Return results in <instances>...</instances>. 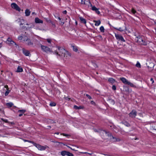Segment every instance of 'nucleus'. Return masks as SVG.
<instances>
[{
    "mask_svg": "<svg viewBox=\"0 0 156 156\" xmlns=\"http://www.w3.org/2000/svg\"><path fill=\"white\" fill-rule=\"evenodd\" d=\"M94 68H95L98 67L97 65L96 64H94Z\"/></svg>",
    "mask_w": 156,
    "mask_h": 156,
    "instance_id": "nucleus-52",
    "label": "nucleus"
},
{
    "mask_svg": "<svg viewBox=\"0 0 156 156\" xmlns=\"http://www.w3.org/2000/svg\"><path fill=\"white\" fill-rule=\"evenodd\" d=\"M30 11L28 9H27L25 11V13L26 16H28L30 15Z\"/></svg>",
    "mask_w": 156,
    "mask_h": 156,
    "instance_id": "nucleus-17",
    "label": "nucleus"
},
{
    "mask_svg": "<svg viewBox=\"0 0 156 156\" xmlns=\"http://www.w3.org/2000/svg\"><path fill=\"white\" fill-rule=\"evenodd\" d=\"M4 87L7 90H9V88H8V85H5Z\"/></svg>",
    "mask_w": 156,
    "mask_h": 156,
    "instance_id": "nucleus-45",
    "label": "nucleus"
},
{
    "mask_svg": "<svg viewBox=\"0 0 156 156\" xmlns=\"http://www.w3.org/2000/svg\"><path fill=\"white\" fill-rule=\"evenodd\" d=\"M115 37L117 40L119 41H121L122 42L125 41L121 35L118 34H115Z\"/></svg>",
    "mask_w": 156,
    "mask_h": 156,
    "instance_id": "nucleus-8",
    "label": "nucleus"
},
{
    "mask_svg": "<svg viewBox=\"0 0 156 156\" xmlns=\"http://www.w3.org/2000/svg\"><path fill=\"white\" fill-rule=\"evenodd\" d=\"M112 88L113 90H115L116 89V87L114 85H113V86L112 87Z\"/></svg>",
    "mask_w": 156,
    "mask_h": 156,
    "instance_id": "nucleus-41",
    "label": "nucleus"
},
{
    "mask_svg": "<svg viewBox=\"0 0 156 156\" xmlns=\"http://www.w3.org/2000/svg\"><path fill=\"white\" fill-rule=\"evenodd\" d=\"M129 115L131 117L134 118L136 115V112L135 110H133Z\"/></svg>",
    "mask_w": 156,
    "mask_h": 156,
    "instance_id": "nucleus-10",
    "label": "nucleus"
},
{
    "mask_svg": "<svg viewBox=\"0 0 156 156\" xmlns=\"http://www.w3.org/2000/svg\"><path fill=\"white\" fill-rule=\"evenodd\" d=\"M85 0H81V3L82 4H84V2H85Z\"/></svg>",
    "mask_w": 156,
    "mask_h": 156,
    "instance_id": "nucleus-50",
    "label": "nucleus"
},
{
    "mask_svg": "<svg viewBox=\"0 0 156 156\" xmlns=\"http://www.w3.org/2000/svg\"><path fill=\"white\" fill-rule=\"evenodd\" d=\"M50 105L51 106H54L56 105V104L54 102H51L50 104Z\"/></svg>",
    "mask_w": 156,
    "mask_h": 156,
    "instance_id": "nucleus-29",
    "label": "nucleus"
},
{
    "mask_svg": "<svg viewBox=\"0 0 156 156\" xmlns=\"http://www.w3.org/2000/svg\"><path fill=\"white\" fill-rule=\"evenodd\" d=\"M94 131L96 132H98V131L96 129H94Z\"/></svg>",
    "mask_w": 156,
    "mask_h": 156,
    "instance_id": "nucleus-63",
    "label": "nucleus"
},
{
    "mask_svg": "<svg viewBox=\"0 0 156 156\" xmlns=\"http://www.w3.org/2000/svg\"><path fill=\"white\" fill-rule=\"evenodd\" d=\"M84 4L89 6V5H90L91 4L89 0H86L84 2Z\"/></svg>",
    "mask_w": 156,
    "mask_h": 156,
    "instance_id": "nucleus-18",
    "label": "nucleus"
},
{
    "mask_svg": "<svg viewBox=\"0 0 156 156\" xmlns=\"http://www.w3.org/2000/svg\"><path fill=\"white\" fill-rule=\"evenodd\" d=\"M48 128H48V129H49V128H51V126H48Z\"/></svg>",
    "mask_w": 156,
    "mask_h": 156,
    "instance_id": "nucleus-60",
    "label": "nucleus"
},
{
    "mask_svg": "<svg viewBox=\"0 0 156 156\" xmlns=\"http://www.w3.org/2000/svg\"><path fill=\"white\" fill-rule=\"evenodd\" d=\"M66 146L67 147H68V148H70V149H71V150L72 149V148L71 147H70L69 146H67L66 145Z\"/></svg>",
    "mask_w": 156,
    "mask_h": 156,
    "instance_id": "nucleus-57",
    "label": "nucleus"
},
{
    "mask_svg": "<svg viewBox=\"0 0 156 156\" xmlns=\"http://www.w3.org/2000/svg\"><path fill=\"white\" fill-rule=\"evenodd\" d=\"M9 123H10L12 125H13L14 124V123L13 122H9Z\"/></svg>",
    "mask_w": 156,
    "mask_h": 156,
    "instance_id": "nucleus-53",
    "label": "nucleus"
},
{
    "mask_svg": "<svg viewBox=\"0 0 156 156\" xmlns=\"http://www.w3.org/2000/svg\"><path fill=\"white\" fill-rule=\"evenodd\" d=\"M58 19L59 20H61V19L60 18V17H58Z\"/></svg>",
    "mask_w": 156,
    "mask_h": 156,
    "instance_id": "nucleus-62",
    "label": "nucleus"
},
{
    "mask_svg": "<svg viewBox=\"0 0 156 156\" xmlns=\"http://www.w3.org/2000/svg\"><path fill=\"white\" fill-rule=\"evenodd\" d=\"M23 71V69L20 66H18L16 70L17 72H21Z\"/></svg>",
    "mask_w": 156,
    "mask_h": 156,
    "instance_id": "nucleus-20",
    "label": "nucleus"
},
{
    "mask_svg": "<svg viewBox=\"0 0 156 156\" xmlns=\"http://www.w3.org/2000/svg\"><path fill=\"white\" fill-rule=\"evenodd\" d=\"M108 103L111 105H113L115 104V101L112 99H109L108 100Z\"/></svg>",
    "mask_w": 156,
    "mask_h": 156,
    "instance_id": "nucleus-15",
    "label": "nucleus"
},
{
    "mask_svg": "<svg viewBox=\"0 0 156 156\" xmlns=\"http://www.w3.org/2000/svg\"><path fill=\"white\" fill-rule=\"evenodd\" d=\"M144 38L143 37H137V42L140 44L145 45H147V43L144 40Z\"/></svg>",
    "mask_w": 156,
    "mask_h": 156,
    "instance_id": "nucleus-3",
    "label": "nucleus"
},
{
    "mask_svg": "<svg viewBox=\"0 0 156 156\" xmlns=\"http://www.w3.org/2000/svg\"><path fill=\"white\" fill-rule=\"evenodd\" d=\"M47 21L48 22H49L50 23V21L49 20H47Z\"/></svg>",
    "mask_w": 156,
    "mask_h": 156,
    "instance_id": "nucleus-61",
    "label": "nucleus"
},
{
    "mask_svg": "<svg viewBox=\"0 0 156 156\" xmlns=\"http://www.w3.org/2000/svg\"><path fill=\"white\" fill-rule=\"evenodd\" d=\"M90 103L92 105H95V103L93 101H91Z\"/></svg>",
    "mask_w": 156,
    "mask_h": 156,
    "instance_id": "nucleus-46",
    "label": "nucleus"
},
{
    "mask_svg": "<svg viewBox=\"0 0 156 156\" xmlns=\"http://www.w3.org/2000/svg\"><path fill=\"white\" fill-rule=\"evenodd\" d=\"M74 108L76 109H78V107L76 106V105H74Z\"/></svg>",
    "mask_w": 156,
    "mask_h": 156,
    "instance_id": "nucleus-44",
    "label": "nucleus"
},
{
    "mask_svg": "<svg viewBox=\"0 0 156 156\" xmlns=\"http://www.w3.org/2000/svg\"><path fill=\"white\" fill-rule=\"evenodd\" d=\"M150 80H151V81H152V83H154V80H153V78H151V79H150Z\"/></svg>",
    "mask_w": 156,
    "mask_h": 156,
    "instance_id": "nucleus-48",
    "label": "nucleus"
},
{
    "mask_svg": "<svg viewBox=\"0 0 156 156\" xmlns=\"http://www.w3.org/2000/svg\"><path fill=\"white\" fill-rule=\"evenodd\" d=\"M136 66L137 67L140 68L141 65L139 62H137L136 65Z\"/></svg>",
    "mask_w": 156,
    "mask_h": 156,
    "instance_id": "nucleus-30",
    "label": "nucleus"
},
{
    "mask_svg": "<svg viewBox=\"0 0 156 156\" xmlns=\"http://www.w3.org/2000/svg\"><path fill=\"white\" fill-rule=\"evenodd\" d=\"M55 134H59V133L58 132H57V133H55Z\"/></svg>",
    "mask_w": 156,
    "mask_h": 156,
    "instance_id": "nucleus-64",
    "label": "nucleus"
},
{
    "mask_svg": "<svg viewBox=\"0 0 156 156\" xmlns=\"http://www.w3.org/2000/svg\"><path fill=\"white\" fill-rule=\"evenodd\" d=\"M105 132L106 133V135H107L108 136H110L111 137H112V139L114 140H113L114 142L119 141L120 140V139L119 138H116L113 137V136H112L110 133H107L106 131Z\"/></svg>",
    "mask_w": 156,
    "mask_h": 156,
    "instance_id": "nucleus-9",
    "label": "nucleus"
},
{
    "mask_svg": "<svg viewBox=\"0 0 156 156\" xmlns=\"http://www.w3.org/2000/svg\"><path fill=\"white\" fill-rule=\"evenodd\" d=\"M7 41L9 43L10 42L11 44H13V43H15V44H16V43H15L10 38H8L7 39Z\"/></svg>",
    "mask_w": 156,
    "mask_h": 156,
    "instance_id": "nucleus-22",
    "label": "nucleus"
},
{
    "mask_svg": "<svg viewBox=\"0 0 156 156\" xmlns=\"http://www.w3.org/2000/svg\"><path fill=\"white\" fill-rule=\"evenodd\" d=\"M86 96L90 99L92 98L88 94H86Z\"/></svg>",
    "mask_w": 156,
    "mask_h": 156,
    "instance_id": "nucleus-37",
    "label": "nucleus"
},
{
    "mask_svg": "<svg viewBox=\"0 0 156 156\" xmlns=\"http://www.w3.org/2000/svg\"><path fill=\"white\" fill-rule=\"evenodd\" d=\"M29 39L27 37L25 36L23 38V41H24L26 42L27 41V40H29Z\"/></svg>",
    "mask_w": 156,
    "mask_h": 156,
    "instance_id": "nucleus-31",
    "label": "nucleus"
},
{
    "mask_svg": "<svg viewBox=\"0 0 156 156\" xmlns=\"http://www.w3.org/2000/svg\"><path fill=\"white\" fill-rule=\"evenodd\" d=\"M65 98L66 100H68V101L70 99V98H68L67 97H66V98Z\"/></svg>",
    "mask_w": 156,
    "mask_h": 156,
    "instance_id": "nucleus-49",
    "label": "nucleus"
},
{
    "mask_svg": "<svg viewBox=\"0 0 156 156\" xmlns=\"http://www.w3.org/2000/svg\"><path fill=\"white\" fill-rule=\"evenodd\" d=\"M23 38V37L22 36H20L18 37V39L19 40H21Z\"/></svg>",
    "mask_w": 156,
    "mask_h": 156,
    "instance_id": "nucleus-43",
    "label": "nucleus"
},
{
    "mask_svg": "<svg viewBox=\"0 0 156 156\" xmlns=\"http://www.w3.org/2000/svg\"><path fill=\"white\" fill-rule=\"evenodd\" d=\"M10 92V90H7V91H6L5 94V96H7L8 95L9 93Z\"/></svg>",
    "mask_w": 156,
    "mask_h": 156,
    "instance_id": "nucleus-33",
    "label": "nucleus"
},
{
    "mask_svg": "<svg viewBox=\"0 0 156 156\" xmlns=\"http://www.w3.org/2000/svg\"><path fill=\"white\" fill-rule=\"evenodd\" d=\"M3 121L6 123H9V122L8 121L7 119H2Z\"/></svg>",
    "mask_w": 156,
    "mask_h": 156,
    "instance_id": "nucleus-42",
    "label": "nucleus"
},
{
    "mask_svg": "<svg viewBox=\"0 0 156 156\" xmlns=\"http://www.w3.org/2000/svg\"><path fill=\"white\" fill-rule=\"evenodd\" d=\"M24 140V141H28V142H30V143H34L33 141H28V140Z\"/></svg>",
    "mask_w": 156,
    "mask_h": 156,
    "instance_id": "nucleus-54",
    "label": "nucleus"
},
{
    "mask_svg": "<svg viewBox=\"0 0 156 156\" xmlns=\"http://www.w3.org/2000/svg\"><path fill=\"white\" fill-rule=\"evenodd\" d=\"M120 80L122 81V82L126 84H128L130 85L131 87H134V85L132 83H131L130 82L128 81L125 78L122 77L120 78Z\"/></svg>",
    "mask_w": 156,
    "mask_h": 156,
    "instance_id": "nucleus-4",
    "label": "nucleus"
},
{
    "mask_svg": "<svg viewBox=\"0 0 156 156\" xmlns=\"http://www.w3.org/2000/svg\"><path fill=\"white\" fill-rule=\"evenodd\" d=\"M152 127L154 130H156V123Z\"/></svg>",
    "mask_w": 156,
    "mask_h": 156,
    "instance_id": "nucleus-38",
    "label": "nucleus"
},
{
    "mask_svg": "<svg viewBox=\"0 0 156 156\" xmlns=\"http://www.w3.org/2000/svg\"><path fill=\"white\" fill-rule=\"evenodd\" d=\"M108 81L112 84L114 83L115 82V80L112 78H110L108 79Z\"/></svg>",
    "mask_w": 156,
    "mask_h": 156,
    "instance_id": "nucleus-16",
    "label": "nucleus"
},
{
    "mask_svg": "<svg viewBox=\"0 0 156 156\" xmlns=\"http://www.w3.org/2000/svg\"><path fill=\"white\" fill-rule=\"evenodd\" d=\"M63 13L64 14H66L67 13V11L66 10H65L63 12Z\"/></svg>",
    "mask_w": 156,
    "mask_h": 156,
    "instance_id": "nucleus-51",
    "label": "nucleus"
},
{
    "mask_svg": "<svg viewBox=\"0 0 156 156\" xmlns=\"http://www.w3.org/2000/svg\"><path fill=\"white\" fill-rule=\"evenodd\" d=\"M147 66L148 68L151 69V71L153 69V68L154 66V64L152 62H151V61L148 62L147 63Z\"/></svg>",
    "mask_w": 156,
    "mask_h": 156,
    "instance_id": "nucleus-7",
    "label": "nucleus"
},
{
    "mask_svg": "<svg viewBox=\"0 0 156 156\" xmlns=\"http://www.w3.org/2000/svg\"><path fill=\"white\" fill-rule=\"evenodd\" d=\"M64 24V22H61V24L62 25H63Z\"/></svg>",
    "mask_w": 156,
    "mask_h": 156,
    "instance_id": "nucleus-56",
    "label": "nucleus"
},
{
    "mask_svg": "<svg viewBox=\"0 0 156 156\" xmlns=\"http://www.w3.org/2000/svg\"><path fill=\"white\" fill-rule=\"evenodd\" d=\"M61 154L62 156H65V155L68 156H73V154L72 153L66 151H62L61 153Z\"/></svg>",
    "mask_w": 156,
    "mask_h": 156,
    "instance_id": "nucleus-6",
    "label": "nucleus"
},
{
    "mask_svg": "<svg viewBox=\"0 0 156 156\" xmlns=\"http://www.w3.org/2000/svg\"><path fill=\"white\" fill-rule=\"evenodd\" d=\"M47 41L49 43H51V40L49 39H47Z\"/></svg>",
    "mask_w": 156,
    "mask_h": 156,
    "instance_id": "nucleus-40",
    "label": "nucleus"
},
{
    "mask_svg": "<svg viewBox=\"0 0 156 156\" xmlns=\"http://www.w3.org/2000/svg\"><path fill=\"white\" fill-rule=\"evenodd\" d=\"M95 11L98 14H99L100 13V12L98 11V9Z\"/></svg>",
    "mask_w": 156,
    "mask_h": 156,
    "instance_id": "nucleus-39",
    "label": "nucleus"
},
{
    "mask_svg": "<svg viewBox=\"0 0 156 156\" xmlns=\"http://www.w3.org/2000/svg\"><path fill=\"white\" fill-rule=\"evenodd\" d=\"M11 7L15 9L16 10L20 12L21 10V9L20 7L15 3H13L11 4Z\"/></svg>",
    "mask_w": 156,
    "mask_h": 156,
    "instance_id": "nucleus-5",
    "label": "nucleus"
},
{
    "mask_svg": "<svg viewBox=\"0 0 156 156\" xmlns=\"http://www.w3.org/2000/svg\"><path fill=\"white\" fill-rule=\"evenodd\" d=\"M94 22L95 23V25L96 26H99L101 23V21L100 20L98 21L94 20Z\"/></svg>",
    "mask_w": 156,
    "mask_h": 156,
    "instance_id": "nucleus-21",
    "label": "nucleus"
},
{
    "mask_svg": "<svg viewBox=\"0 0 156 156\" xmlns=\"http://www.w3.org/2000/svg\"><path fill=\"white\" fill-rule=\"evenodd\" d=\"M41 49L44 52L46 53L48 52H52L53 51L51 49L49 48L48 47L44 46L40 44Z\"/></svg>",
    "mask_w": 156,
    "mask_h": 156,
    "instance_id": "nucleus-2",
    "label": "nucleus"
},
{
    "mask_svg": "<svg viewBox=\"0 0 156 156\" xmlns=\"http://www.w3.org/2000/svg\"><path fill=\"white\" fill-rule=\"evenodd\" d=\"M49 21H50V23H51L52 25H53L55 26V24L53 23V22H52L51 20H49Z\"/></svg>",
    "mask_w": 156,
    "mask_h": 156,
    "instance_id": "nucleus-47",
    "label": "nucleus"
},
{
    "mask_svg": "<svg viewBox=\"0 0 156 156\" xmlns=\"http://www.w3.org/2000/svg\"><path fill=\"white\" fill-rule=\"evenodd\" d=\"M61 135H63L64 136L67 137L69 136V135L65 133H61Z\"/></svg>",
    "mask_w": 156,
    "mask_h": 156,
    "instance_id": "nucleus-36",
    "label": "nucleus"
},
{
    "mask_svg": "<svg viewBox=\"0 0 156 156\" xmlns=\"http://www.w3.org/2000/svg\"><path fill=\"white\" fill-rule=\"evenodd\" d=\"M72 47L73 48V50L74 51L76 52L78 51V49L76 47L74 46H73Z\"/></svg>",
    "mask_w": 156,
    "mask_h": 156,
    "instance_id": "nucleus-24",
    "label": "nucleus"
},
{
    "mask_svg": "<svg viewBox=\"0 0 156 156\" xmlns=\"http://www.w3.org/2000/svg\"><path fill=\"white\" fill-rule=\"evenodd\" d=\"M80 20H81V22L82 23H84V24H86V20L85 19L83 18L82 17H80Z\"/></svg>",
    "mask_w": 156,
    "mask_h": 156,
    "instance_id": "nucleus-23",
    "label": "nucleus"
},
{
    "mask_svg": "<svg viewBox=\"0 0 156 156\" xmlns=\"http://www.w3.org/2000/svg\"><path fill=\"white\" fill-rule=\"evenodd\" d=\"M25 112L24 110H20L18 111V112H21V113L19 115L20 117L21 116L23 115V114Z\"/></svg>",
    "mask_w": 156,
    "mask_h": 156,
    "instance_id": "nucleus-19",
    "label": "nucleus"
},
{
    "mask_svg": "<svg viewBox=\"0 0 156 156\" xmlns=\"http://www.w3.org/2000/svg\"><path fill=\"white\" fill-rule=\"evenodd\" d=\"M6 105L7 106L10 107L12 106L13 104L12 103H8L6 104Z\"/></svg>",
    "mask_w": 156,
    "mask_h": 156,
    "instance_id": "nucleus-26",
    "label": "nucleus"
},
{
    "mask_svg": "<svg viewBox=\"0 0 156 156\" xmlns=\"http://www.w3.org/2000/svg\"><path fill=\"white\" fill-rule=\"evenodd\" d=\"M90 6L92 7L91 9L95 11L97 9L95 6H93L91 4Z\"/></svg>",
    "mask_w": 156,
    "mask_h": 156,
    "instance_id": "nucleus-25",
    "label": "nucleus"
},
{
    "mask_svg": "<svg viewBox=\"0 0 156 156\" xmlns=\"http://www.w3.org/2000/svg\"><path fill=\"white\" fill-rule=\"evenodd\" d=\"M116 29L118 30H119L121 31V32L123 31H124L125 30L124 29H123L121 27H120L119 28H116Z\"/></svg>",
    "mask_w": 156,
    "mask_h": 156,
    "instance_id": "nucleus-28",
    "label": "nucleus"
},
{
    "mask_svg": "<svg viewBox=\"0 0 156 156\" xmlns=\"http://www.w3.org/2000/svg\"><path fill=\"white\" fill-rule=\"evenodd\" d=\"M34 26L33 25V24H32V25H31V27H30V28H32Z\"/></svg>",
    "mask_w": 156,
    "mask_h": 156,
    "instance_id": "nucleus-58",
    "label": "nucleus"
},
{
    "mask_svg": "<svg viewBox=\"0 0 156 156\" xmlns=\"http://www.w3.org/2000/svg\"><path fill=\"white\" fill-rule=\"evenodd\" d=\"M48 122H50V123H55V122H54V121H53V120H51V119H50L49 121H48Z\"/></svg>",
    "mask_w": 156,
    "mask_h": 156,
    "instance_id": "nucleus-35",
    "label": "nucleus"
},
{
    "mask_svg": "<svg viewBox=\"0 0 156 156\" xmlns=\"http://www.w3.org/2000/svg\"><path fill=\"white\" fill-rule=\"evenodd\" d=\"M26 44L28 46H32L33 45V43L31 42V41L29 39L27 40V41H26Z\"/></svg>",
    "mask_w": 156,
    "mask_h": 156,
    "instance_id": "nucleus-13",
    "label": "nucleus"
},
{
    "mask_svg": "<svg viewBox=\"0 0 156 156\" xmlns=\"http://www.w3.org/2000/svg\"><path fill=\"white\" fill-rule=\"evenodd\" d=\"M36 41V42H35V43L38 44L39 42L38 41Z\"/></svg>",
    "mask_w": 156,
    "mask_h": 156,
    "instance_id": "nucleus-55",
    "label": "nucleus"
},
{
    "mask_svg": "<svg viewBox=\"0 0 156 156\" xmlns=\"http://www.w3.org/2000/svg\"><path fill=\"white\" fill-rule=\"evenodd\" d=\"M58 48L59 51H55V53L59 56H63L65 58H67L71 56V54L65 49L61 48L60 47H58Z\"/></svg>",
    "mask_w": 156,
    "mask_h": 156,
    "instance_id": "nucleus-1",
    "label": "nucleus"
},
{
    "mask_svg": "<svg viewBox=\"0 0 156 156\" xmlns=\"http://www.w3.org/2000/svg\"><path fill=\"white\" fill-rule=\"evenodd\" d=\"M23 53L27 56H29V55L30 54V53L29 51L28 50H25V49H23Z\"/></svg>",
    "mask_w": 156,
    "mask_h": 156,
    "instance_id": "nucleus-12",
    "label": "nucleus"
},
{
    "mask_svg": "<svg viewBox=\"0 0 156 156\" xmlns=\"http://www.w3.org/2000/svg\"><path fill=\"white\" fill-rule=\"evenodd\" d=\"M19 22H20V25H22L23 24V23H22V21H24V20L23 19H19Z\"/></svg>",
    "mask_w": 156,
    "mask_h": 156,
    "instance_id": "nucleus-32",
    "label": "nucleus"
},
{
    "mask_svg": "<svg viewBox=\"0 0 156 156\" xmlns=\"http://www.w3.org/2000/svg\"><path fill=\"white\" fill-rule=\"evenodd\" d=\"M131 12L133 14H135L136 12V10L133 8H132L131 9Z\"/></svg>",
    "mask_w": 156,
    "mask_h": 156,
    "instance_id": "nucleus-34",
    "label": "nucleus"
},
{
    "mask_svg": "<svg viewBox=\"0 0 156 156\" xmlns=\"http://www.w3.org/2000/svg\"><path fill=\"white\" fill-rule=\"evenodd\" d=\"M78 109H81L82 108L81 106L78 107Z\"/></svg>",
    "mask_w": 156,
    "mask_h": 156,
    "instance_id": "nucleus-59",
    "label": "nucleus"
},
{
    "mask_svg": "<svg viewBox=\"0 0 156 156\" xmlns=\"http://www.w3.org/2000/svg\"><path fill=\"white\" fill-rule=\"evenodd\" d=\"M35 22L36 23H43V21L38 18L36 17L35 19Z\"/></svg>",
    "mask_w": 156,
    "mask_h": 156,
    "instance_id": "nucleus-14",
    "label": "nucleus"
},
{
    "mask_svg": "<svg viewBox=\"0 0 156 156\" xmlns=\"http://www.w3.org/2000/svg\"><path fill=\"white\" fill-rule=\"evenodd\" d=\"M36 147L40 150H45V147L43 146H41L38 144H35Z\"/></svg>",
    "mask_w": 156,
    "mask_h": 156,
    "instance_id": "nucleus-11",
    "label": "nucleus"
},
{
    "mask_svg": "<svg viewBox=\"0 0 156 156\" xmlns=\"http://www.w3.org/2000/svg\"><path fill=\"white\" fill-rule=\"evenodd\" d=\"M100 30L102 32H104V28L103 26H101L100 28Z\"/></svg>",
    "mask_w": 156,
    "mask_h": 156,
    "instance_id": "nucleus-27",
    "label": "nucleus"
}]
</instances>
